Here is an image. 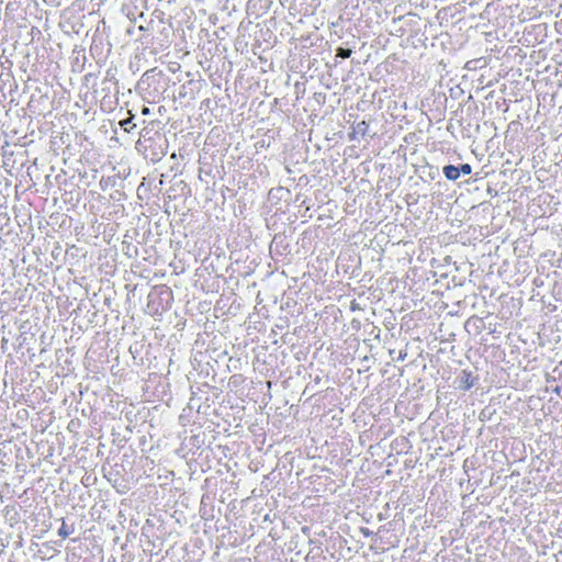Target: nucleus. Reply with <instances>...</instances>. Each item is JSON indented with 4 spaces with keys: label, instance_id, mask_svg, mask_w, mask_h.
<instances>
[{
    "label": "nucleus",
    "instance_id": "nucleus-1",
    "mask_svg": "<svg viewBox=\"0 0 562 562\" xmlns=\"http://www.w3.org/2000/svg\"><path fill=\"white\" fill-rule=\"evenodd\" d=\"M475 383V378H473L471 372L463 370L460 375L459 389L463 391L470 390Z\"/></svg>",
    "mask_w": 562,
    "mask_h": 562
},
{
    "label": "nucleus",
    "instance_id": "nucleus-2",
    "mask_svg": "<svg viewBox=\"0 0 562 562\" xmlns=\"http://www.w3.org/2000/svg\"><path fill=\"white\" fill-rule=\"evenodd\" d=\"M443 175L448 180L454 181L460 177V170L453 165H448L443 167Z\"/></svg>",
    "mask_w": 562,
    "mask_h": 562
},
{
    "label": "nucleus",
    "instance_id": "nucleus-3",
    "mask_svg": "<svg viewBox=\"0 0 562 562\" xmlns=\"http://www.w3.org/2000/svg\"><path fill=\"white\" fill-rule=\"evenodd\" d=\"M368 128H369V124L367 122L361 121V122L357 123V125L353 127V131H352V137H357V136L366 137L368 135Z\"/></svg>",
    "mask_w": 562,
    "mask_h": 562
},
{
    "label": "nucleus",
    "instance_id": "nucleus-4",
    "mask_svg": "<svg viewBox=\"0 0 562 562\" xmlns=\"http://www.w3.org/2000/svg\"><path fill=\"white\" fill-rule=\"evenodd\" d=\"M120 124L126 132H130L132 128L135 127V124L132 122V117L121 121Z\"/></svg>",
    "mask_w": 562,
    "mask_h": 562
},
{
    "label": "nucleus",
    "instance_id": "nucleus-5",
    "mask_svg": "<svg viewBox=\"0 0 562 562\" xmlns=\"http://www.w3.org/2000/svg\"><path fill=\"white\" fill-rule=\"evenodd\" d=\"M351 55V49L339 47L337 48L336 56L340 58H349Z\"/></svg>",
    "mask_w": 562,
    "mask_h": 562
},
{
    "label": "nucleus",
    "instance_id": "nucleus-6",
    "mask_svg": "<svg viewBox=\"0 0 562 562\" xmlns=\"http://www.w3.org/2000/svg\"><path fill=\"white\" fill-rule=\"evenodd\" d=\"M69 533H70V531H69L67 525L65 522H63L61 527L58 530V535L63 538H66L69 536Z\"/></svg>",
    "mask_w": 562,
    "mask_h": 562
},
{
    "label": "nucleus",
    "instance_id": "nucleus-7",
    "mask_svg": "<svg viewBox=\"0 0 562 562\" xmlns=\"http://www.w3.org/2000/svg\"><path fill=\"white\" fill-rule=\"evenodd\" d=\"M459 170H460V175L463 173V175H470L471 173V166L469 164H463L461 165L460 167H458Z\"/></svg>",
    "mask_w": 562,
    "mask_h": 562
},
{
    "label": "nucleus",
    "instance_id": "nucleus-8",
    "mask_svg": "<svg viewBox=\"0 0 562 562\" xmlns=\"http://www.w3.org/2000/svg\"><path fill=\"white\" fill-rule=\"evenodd\" d=\"M10 148V143L9 142H5L4 145L2 146V154H3V157H7L8 155H11L12 151L9 150Z\"/></svg>",
    "mask_w": 562,
    "mask_h": 562
},
{
    "label": "nucleus",
    "instance_id": "nucleus-9",
    "mask_svg": "<svg viewBox=\"0 0 562 562\" xmlns=\"http://www.w3.org/2000/svg\"><path fill=\"white\" fill-rule=\"evenodd\" d=\"M142 114L143 115L149 114V109L147 106H144L143 110H142Z\"/></svg>",
    "mask_w": 562,
    "mask_h": 562
}]
</instances>
